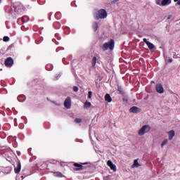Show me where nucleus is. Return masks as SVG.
Instances as JSON below:
<instances>
[{
	"label": "nucleus",
	"mask_w": 180,
	"mask_h": 180,
	"mask_svg": "<svg viewBox=\"0 0 180 180\" xmlns=\"http://www.w3.org/2000/svg\"><path fill=\"white\" fill-rule=\"evenodd\" d=\"M108 18V12L105 9H100L94 14V19L99 20V19H106Z\"/></svg>",
	"instance_id": "1"
},
{
	"label": "nucleus",
	"mask_w": 180,
	"mask_h": 180,
	"mask_svg": "<svg viewBox=\"0 0 180 180\" xmlns=\"http://www.w3.org/2000/svg\"><path fill=\"white\" fill-rule=\"evenodd\" d=\"M115 49V40L110 39L108 42L103 44L102 50L106 51V50H113Z\"/></svg>",
	"instance_id": "2"
},
{
	"label": "nucleus",
	"mask_w": 180,
	"mask_h": 180,
	"mask_svg": "<svg viewBox=\"0 0 180 180\" xmlns=\"http://www.w3.org/2000/svg\"><path fill=\"white\" fill-rule=\"evenodd\" d=\"M151 130L150 125H143L138 131L139 136H144L146 133H148Z\"/></svg>",
	"instance_id": "3"
},
{
	"label": "nucleus",
	"mask_w": 180,
	"mask_h": 180,
	"mask_svg": "<svg viewBox=\"0 0 180 180\" xmlns=\"http://www.w3.org/2000/svg\"><path fill=\"white\" fill-rule=\"evenodd\" d=\"M15 12L20 15L21 13H23V12H25V7H23L22 4L15 6Z\"/></svg>",
	"instance_id": "4"
},
{
	"label": "nucleus",
	"mask_w": 180,
	"mask_h": 180,
	"mask_svg": "<svg viewBox=\"0 0 180 180\" xmlns=\"http://www.w3.org/2000/svg\"><path fill=\"white\" fill-rule=\"evenodd\" d=\"M64 106L66 109H71V97H68L65 100Z\"/></svg>",
	"instance_id": "5"
},
{
	"label": "nucleus",
	"mask_w": 180,
	"mask_h": 180,
	"mask_svg": "<svg viewBox=\"0 0 180 180\" xmlns=\"http://www.w3.org/2000/svg\"><path fill=\"white\" fill-rule=\"evenodd\" d=\"M5 65L6 67H12L13 65V59L12 58H8L5 60Z\"/></svg>",
	"instance_id": "6"
},
{
	"label": "nucleus",
	"mask_w": 180,
	"mask_h": 180,
	"mask_svg": "<svg viewBox=\"0 0 180 180\" xmlns=\"http://www.w3.org/2000/svg\"><path fill=\"white\" fill-rule=\"evenodd\" d=\"M155 88L158 94H164V87L162 86V84H158Z\"/></svg>",
	"instance_id": "7"
},
{
	"label": "nucleus",
	"mask_w": 180,
	"mask_h": 180,
	"mask_svg": "<svg viewBox=\"0 0 180 180\" xmlns=\"http://www.w3.org/2000/svg\"><path fill=\"white\" fill-rule=\"evenodd\" d=\"M143 43H146V44L148 46L149 50H153L154 49V44L148 41H147V39H143Z\"/></svg>",
	"instance_id": "8"
},
{
	"label": "nucleus",
	"mask_w": 180,
	"mask_h": 180,
	"mask_svg": "<svg viewBox=\"0 0 180 180\" xmlns=\"http://www.w3.org/2000/svg\"><path fill=\"white\" fill-rule=\"evenodd\" d=\"M107 165L108 167H110V169H112V171H114V172H116V166L115 165V164H113V162H112L111 160H108L107 162Z\"/></svg>",
	"instance_id": "9"
},
{
	"label": "nucleus",
	"mask_w": 180,
	"mask_h": 180,
	"mask_svg": "<svg viewBox=\"0 0 180 180\" xmlns=\"http://www.w3.org/2000/svg\"><path fill=\"white\" fill-rule=\"evenodd\" d=\"M130 113H139L141 112L140 108L136 106H133L129 109Z\"/></svg>",
	"instance_id": "10"
},
{
	"label": "nucleus",
	"mask_w": 180,
	"mask_h": 180,
	"mask_svg": "<svg viewBox=\"0 0 180 180\" xmlns=\"http://www.w3.org/2000/svg\"><path fill=\"white\" fill-rule=\"evenodd\" d=\"M20 169H22V165L20 164V162H18L16 167L14 169L15 173L19 174L20 172Z\"/></svg>",
	"instance_id": "11"
},
{
	"label": "nucleus",
	"mask_w": 180,
	"mask_h": 180,
	"mask_svg": "<svg viewBox=\"0 0 180 180\" xmlns=\"http://www.w3.org/2000/svg\"><path fill=\"white\" fill-rule=\"evenodd\" d=\"M172 2V0H163L160 6H168V5H171Z\"/></svg>",
	"instance_id": "12"
},
{
	"label": "nucleus",
	"mask_w": 180,
	"mask_h": 180,
	"mask_svg": "<svg viewBox=\"0 0 180 180\" xmlns=\"http://www.w3.org/2000/svg\"><path fill=\"white\" fill-rule=\"evenodd\" d=\"M141 165L139 163V159H136L134 160V164L131 165V168H139Z\"/></svg>",
	"instance_id": "13"
},
{
	"label": "nucleus",
	"mask_w": 180,
	"mask_h": 180,
	"mask_svg": "<svg viewBox=\"0 0 180 180\" xmlns=\"http://www.w3.org/2000/svg\"><path fill=\"white\" fill-rule=\"evenodd\" d=\"M74 167H76V168H74V171H79L82 169V165H79L78 163H75Z\"/></svg>",
	"instance_id": "14"
},
{
	"label": "nucleus",
	"mask_w": 180,
	"mask_h": 180,
	"mask_svg": "<svg viewBox=\"0 0 180 180\" xmlns=\"http://www.w3.org/2000/svg\"><path fill=\"white\" fill-rule=\"evenodd\" d=\"M18 102H25L26 101V96L25 95H20L18 96Z\"/></svg>",
	"instance_id": "15"
},
{
	"label": "nucleus",
	"mask_w": 180,
	"mask_h": 180,
	"mask_svg": "<svg viewBox=\"0 0 180 180\" xmlns=\"http://www.w3.org/2000/svg\"><path fill=\"white\" fill-rule=\"evenodd\" d=\"M105 102H108V103H110V102H112V97H110V94H105Z\"/></svg>",
	"instance_id": "16"
},
{
	"label": "nucleus",
	"mask_w": 180,
	"mask_h": 180,
	"mask_svg": "<svg viewBox=\"0 0 180 180\" xmlns=\"http://www.w3.org/2000/svg\"><path fill=\"white\" fill-rule=\"evenodd\" d=\"M169 134V140H172L174 139V136H175V131L174 130H172L168 132Z\"/></svg>",
	"instance_id": "17"
},
{
	"label": "nucleus",
	"mask_w": 180,
	"mask_h": 180,
	"mask_svg": "<svg viewBox=\"0 0 180 180\" xmlns=\"http://www.w3.org/2000/svg\"><path fill=\"white\" fill-rule=\"evenodd\" d=\"M21 20L22 23H26L29 22V17L27 15H24L22 17Z\"/></svg>",
	"instance_id": "18"
},
{
	"label": "nucleus",
	"mask_w": 180,
	"mask_h": 180,
	"mask_svg": "<svg viewBox=\"0 0 180 180\" xmlns=\"http://www.w3.org/2000/svg\"><path fill=\"white\" fill-rule=\"evenodd\" d=\"M54 176H58V178H62L63 174L60 172H56L53 173Z\"/></svg>",
	"instance_id": "19"
},
{
	"label": "nucleus",
	"mask_w": 180,
	"mask_h": 180,
	"mask_svg": "<svg viewBox=\"0 0 180 180\" xmlns=\"http://www.w3.org/2000/svg\"><path fill=\"white\" fill-rule=\"evenodd\" d=\"M93 29H94V32H96L98 30V22H94L93 23Z\"/></svg>",
	"instance_id": "20"
},
{
	"label": "nucleus",
	"mask_w": 180,
	"mask_h": 180,
	"mask_svg": "<svg viewBox=\"0 0 180 180\" xmlns=\"http://www.w3.org/2000/svg\"><path fill=\"white\" fill-rule=\"evenodd\" d=\"M96 61H97L96 57L94 56L91 61L92 67H95V65H96Z\"/></svg>",
	"instance_id": "21"
},
{
	"label": "nucleus",
	"mask_w": 180,
	"mask_h": 180,
	"mask_svg": "<svg viewBox=\"0 0 180 180\" xmlns=\"http://www.w3.org/2000/svg\"><path fill=\"white\" fill-rule=\"evenodd\" d=\"M46 69L47 70V71H51V70H53V65L51 64H49L46 66Z\"/></svg>",
	"instance_id": "22"
},
{
	"label": "nucleus",
	"mask_w": 180,
	"mask_h": 180,
	"mask_svg": "<svg viewBox=\"0 0 180 180\" xmlns=\"http://www.w3.org/2000/svg\"><path fill=\"white\" fill-rule=\"evenodd\" d=\"M117 91L122 94V95L124 94V91H123V88H122V86H118L117 87Z\"/></svg>",
	"instance_id": "23"
},
{
	"label": "nucleus",
	"mask_w": 180,
	"mask_h": 180,
	"mask_svg": "<svg viewBox=\"0 0 180 180\" xmlns=\"http://www.w3.org/2000/svg\"><path fill=\"white\" fill-rule=\"evenodd\" d=\"M55 18H56V19L59 20L61 18V13L57 12L55 14Z\"/></svg>",
	"instance_id": "24"
},
{
	"label": "nucleus",
	"mask_w": 180,
	"mask_h": 180,
	"mask_svg": "<svg viewBox=\"0 0 180 180\" xmlns=\"http://www.w3.org/2000/svg\"><path fill=\"white\" fill-rule=\"evenodd\" d=\"M162 1L163 0H155L156 5H158L159 6H161V5L162 4Z\"/></svg>",
	"instance_id": "25"
},
{
	"label": "nucleus",
	"mask_w": 180,
	"mask_h": 180,
	"mask_svg": "<svg viewBox=\"0 0 180 180\" xmlns=\"http://www.w3.org/2000/svg\"><path fill=\"white\" fill-rule=\"evenodd\" d=\"M165 144H168V139H165L162 144H161V147H164V146H165Z\"/></svg>",
	"instance_id": "26"
},
{
	"label": "nucleus",
	"mask_w": 180,
	"mask_h": 180,
	"mask_svg": "<svg viewBox=\"0 0 180 180\" xmlns=\"http://www.w3.org/2000/svg\"><path fill=\"white\" fill-rule=\"evenodd\" d=\"M84 108H91V103L89 102H86L84 103Z\"/></svg>",
	"instance_id": "27"
},
{
	"label": "nucleus",
	"mask_w": 180,
	"mask_h": 180,
	"mask_svg": "<svg viewBox=\"0 0 180 180\" xmlns=\"http://www.w3.org/2000/svg\"><path fill=\"white\" fill-rule=\"evenodd\" d=\"M65 32L66 34H70V28L69 27L65 28Z\"/></svg>",
	"instance_id": "28"
},
{
	"label": "nucleus",
	"mask_w": 180,
	"mask_h": 180,
	"mask_svg": "<svg viewBox=\"0 0 180 180\" xmlns=\"http://www.w3.org/2000/svg\"><path fill=\"white\" fill-rule=\"evenodd\" d=\"M73 91H74L75 92H78V91H79L78 86H75L73 87Z\"/></svg>",
	"instance_id": "29"
},
{
	"label": "nucleus",
	"mask_w": 180,
	"mask_h": 180,
	"mask_svg": "<svg viewBox=\"0 0 180 180\" xmlns=\"http://www.w3.org/2000/svg\"><path fill=\"white\" fill-rule=\"evenodd\" d=\"M82 120L79 118H76L75 120V123H81Z\"/></svg>",
	"instance_id": "30"
},
{
	"label": "nucleus",
	"mask_w": 180,
	"mask_h": 180,
	"mask_svg": "<svg viewBox=\"0 0 180 180\" xmlns=\"http://www.w3.org/2000/svg\"><path fill=\"white\" fill-rule=\"evenodd\" d=\"M3 40H4V41H8L9 40V37H8V36L4 37Z\"/></svg>",
	"instance_id": "31"
},
{
	"label": "nucleus",
	"mask_w": 180,
	"mask_h": 180,
	"mask_svg": "<svg viewBox=\"0 0 180 180\" xmlns=\"http://www.w3.org/2000/svg\"><path fill=\"white\" fill-rule=\"evenodd\" d=\"M88 98H89V99H91L92 98V91H89Z\"/></svg>",
	"instance_id": "32"
},
{
	"label": "nucleus",
	"mask_w": 180,
	"mask_h": 180,
	"mask_svg": "<svg viewBox=\"0 0 180 180\" xmlns=\"http://www.w3.org/2000/svg\"><path fill=\"white\" fill-rule=\"evenodd\" d=\"M174 2H177V5L180 6V0H174Z\"/></svg>",
	"instance_id": "33"
},
{
	"label": "nucleus",
	"mask_w": 180,
	"mask_h": 180,
	"mask_svg": "<svg viewBox=\"0 0 180 180\" xmlns=\"http://www.w3.org/2000/svg\"><path fill=\"white\" fill-rule=\"evenodd\" d=\"M19 127H20V129H23V127H24L23 124H20V125H19Z\"/></svg>",
	"instance_id": "34"
},
{
	"label": "nucleus",
	"mask_w": 180,
	"mask_h": 180,
	"mask_svg": "<svg viewBox=\"0 0 180 180\" xmlns=\"http://www.w3.org/2000/svg\"><path fill=\"white\" fill-rule=\"evenodd\" d=\"M172 18V15H169L167 17V20H169V19H171Z\"/></svg>",
	"instance_id": "35"
},
{
	"label": "nucleus",
	"mask_w": 180,
	"mask_h": 180,
	"mask_svg": "<svg viewBox=\"0 0 180 180\" xmlns=\"http://www.w3.org/2000/svg\"><path fill=\"white\" fill-rule=\"evenodd\" d=\"M169 63H172V58L169 59Z\"/></svg>",
	"instance_id": "36"
},
{
	"label": "nucleus",
	"mask_w": 180,
	"mask_h": 180,
	"mask_svg": "<svg viewBox=\"0 0 180 180\" xmlns=\"http://www.w3.org/2000/svg\"><path fill=\"white\" fill-rule=\"evenodd\" d=\"M123 101H124V102L125 101V102H127V99H126V98H123Z\"/></svg>",
	"instance_id": "37"
},
{
	"label": "nucleus",
	"mask_w": 180,
	"mask_h": 180,
	"mask_svg": "<svg viewBox=\"0 0 180 180\" xmlns=\"http://www.w3.org/2000/svg\"><path fill=\"white\" fill-rule=\"evenodd\" d=\"M15 126H18V123L15 122Z\"/></svg>",
	"instance_id": "38"
},
{
	"label": "nucleus",
	"mask_w": 180,
	"mask_h": 180,
	"mask_svg": "<svg viewBox=\"0 0 180 180\" xmlns=\"http://www.w3.org/2000/svg\"><path fill=\"white\" fill-rule=\"evenodd\" d=\"M23 27H21L22 30H23Z\"/></svg>",
	"instance_id": "39"
},
{
	"label": "nucleus",
	"mask_w": 180,
	"mask_h": 180,
	"mask_svg": "<svg viewBox=\"0 0 180 180\" xmlns=\"http://www.w3.org/2000/svg\"><path fill=\"white\" fill-rule=\"evenodd\" d=\"M14 120H15V122H16L17 119H16V118H15V119H14Z\"/></svg>",
	"instance_id": "40"
},
{
	"label": "nucleus",
	"mask_w": 180,
	"mask_h": 180,
	"mask_svg": "<svg viewBox=\"0 0 180 180\" xmlns=\"http://www.w3.org/2000/svg\"><path fill=\"white\" fill-rule=\"evenodd\" d=\"M65 60V58H63V61H64Z\"/></svg>",
	"instance_id": "41"
},
{
	"label": "nucleus",
	"mask_w": 180,
	"mask_h": 180,
	"mask_svg": "<svg viewBox=\"0 0 180 180\" xmlns=\"http://www.w3.org/2000/svg\"><path fill=\"white\" fill-rule=\"evenodd\" d=\"M40 4V5H43V4H41V3H39Z\"/></svg>",
	"instance_id": "42"
},
{
	"label": "nucleus",
	"mask_w": 180,
	"mask_h": 180,
	"mask_svg": "<svg viewBox=\"0 0 180 180\" xmlns=\"http://www.w3.org/2000/svg\"><path fill=\"white\" fill-rule=\"evenodd\" d=\"M41 0H39V2H40Z\"/></svg>",
	"instance_id": "43"
}]
</instances>
